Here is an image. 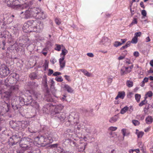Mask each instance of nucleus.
Returning a JSON list of instances; mask_svg holds the SVG:
<instances>
[{
    "mask_svg": "<svg viewBox=\"0 0 153 153\" xmlns=\"http://www.w3.org/2000/svg\"><path fill=\"white\" fill-rule=\"evenodd\" d=\"M43 22L37 19L31 20L25 23L22 27L23 31L25 33L32 32L40 33L44 28Z\"/></svg>",
    "mask_w": 153,
    "mask_h": 153,
    "instance_id": "obj_1",
    "label": "nucleus"
},
{
    "mask_svg": "<svg viewBox=\"0 0 153 153\" xmlns=\"http://www.w3.org/2000/svg\"><path fill=\"white\" fill-rule=\"evenodd\" d=\"M19 79V75L15 73H13L4 80V85L7 86H9L11 84L16 83Z\"/></svg>",
    "mask_w": 153,
    "mask_h": 153,
    "instance_id": "obj_2",
    "label": "nucleus"
},
{
    "mask_svg": "<svg viewBox=\"0 0 153 153\" xmlns=\"http://www.w3.org/2000/svg\"><path fill=\"white\" fill-rule=\"evenodd\" d=\"M33 10V17L36 19L43 20L45 19L47 16L41 8L35 7Z\"/></svg>",
    "mask_w": 153,
    "mask_h": 153,
    "instance_id": "obj_3",
    "label": "nucleus"
},
{
    "mask_svg": "<svg viewBox=\"0 0 153 153\" xmlns=\"http://www.w3.org/2000/svg\"><path fill=\"white\" fill-rule=\"evenodd\" d=\"M78 114L74 112L71 113L69 116L68 120L66 122V123H70V125H72L76 124H77L78 123Z\"/></svg>",
    "mask_w": 153,
    "mask_h": 153,
    "instance_id": "obj_4",
    "label": "nucleus"
},
{
    "mask_svg": "<svg viewBox=\"0 0 153 153\" xmlns=\"http://www.w3.org/2000/svg\"><path fill=\"white\" fill-rule=\"evenodd\" d=\"M33 145L32 142L28 141L26 139H23L19 143L20 147L24 150L30 149Z\"/></svg>",
    "mask_w": 153,
    "mask_h": 153,
    "instance_id": "obj_5",
    "label": "nucleus"
},
{
    "mask_svg": "<svg viewBox=\"0 0 153 153\" xmlns=\"http://www.w3.org/2000/svg\"><path fill=\"white\" fill-rule=\"evenodd\" d=\"M25 102H27V104H30L31 106L36 109H39V103L35 100H33L31 96H29L27 98V100H25Z\"/></svg>",
    "mask_w": 153,
    "mask_h": 153,
    "instance_id": "obj_6",
    "label": "nucleus"
},
{
    "mask_svg": "<svg viewBox=\"0 0 153 153\" xmlns=\"http://www.w3.org/2000/svg\"><path fill=\"white\" fill-rule=\"evenodd\" d=\"M18 89L19 86L18 85L12 86L10 87L8 91L4 92L5 96L7 98L11 96L12 93L15 91H18Z\"/></svg>",
    "mask_w": 153,
    "mask_h": 153,
    "instance_id": "obj_7",
    "label": "nucleus"
},
{
    "mask_svg": "<svg viewBox=\"0 0 153 153\" xmlns=\"http://www.w3.org/2000/svg\"><path fill=\"white\" fill-rule=\"evenodd\" d=\"M2 106L0 108V114L3 115L4 114L8 112L9 108L10 107V105L3 101L2 102Z\"/></svg>",
    "mask_w": 153,
    "mask_h": 153,
    "instance_id": "obj_8",
    "label": "nucleus"
},
{
    "mask_svg": "<svg viewBox=\"0 0 153 153\" xmlns=\"http://www.w3.org/2000/svg\"><path fill=\"white\" fill-rule=\"evenodd\" d=\"M10 73V71L7 66L2 67L0 69V75L2 77L7 76Z\"/></svg>",
    "mask_w": 153,
    "mask_h": 153,
    "instance_id": "obj_9",
    "label": "nucleus"
},
{
    "mask_svg": "<svg viewBox=\"0 0 153 153\" xmlns=\"http://www.w3.org/2000/svg\"><path fill=\"white\" fill-rule=\"evenodd\" d=\"M20 139V137L17 135H13L12 137H10L9 142H10L11 143L12 145H13L18 143Z\"/></svg>",
    "mask_w": 153,
    "mask_h": 153,
    "instance_id": "obj_10",
    "label": "nucleus"
},
{
    "mask_svg": "<svg viewBox=\"0 0 153 153\" xmlns=\"http://www.w3.org/2000/svg\"><path fill=\"white\" fill-rule=\"evenodd\" d=\"M35 7L29 8L28 10H26L25 11V19L30 18L31 16L33 17V10Z\"/></svg>",
    "mask_w": 153,
    "mask_h": 153,
    "instance_id": "obj_11",
    "label": "nucleus"
},
{
    "mask_svg": "<svg viewBox=\"0 0 153 153\" xmlns=\"http://www.w3.org/2000/svg\"><path fill=\"white\" fill-rule=\"evenodd\" d=\"M63 108V106L61 105H59L55 106L54 110L51 113L53 115H55L59 113L60 112Z\"/></svg>",
    "mask_w": 153,
    "mask_h": 153,
    "instance_id": "obj_12",
    "label": "nucleus"
},
{
    "mask_svg": "<svg viewBox=\"0 0 153 153\" xmlns=\"http://www.w3.org/2000/svg\"><path fill=\"white\" fill-rule=\"evenodd\" d=\"M129 67L123 66L120 70V73L121 75L123 76L129 73L131 71V70H129Z\"/></svg>",
    "mask_w": 153,
    "mask_h": 153,
    "instance_id": "obj_13",
    "label": "nucleus"
},
{
    "mask_svg": "<svg viewBox=\"0 0 153 153\" xmlns=\"http://www.w3.org/2000/svg\"><path fill=\"white\" fill-rule=\"evenodd\" d=\"M35 141L37 142L38 144H41L43 143L45 141V138L44 137L41 136L37 137L35 139Z\"/></svg>",
    "mask_w": 153,
    "mask_h": 153,
    "instance_id": "obj_14",
    "label": "nucleus"
},
{
    "mask_svg": "<svg viewBox=\"0 0 153 153\" xmlns=\"http://www.w3.org/2000/svg\"><path fill=\"white\" fill-rule=\"evenodd\" d=\"M100 42H102V44L105 46H109L110 45V40L106 37H103Z\"/></svg>",
    "mask_w": 153,
    "mask_h": 153,
    "instance_id": "obj_15",
    "label": "nucleus"
},
{
    "mask_svg": "<svg viewBox=\"0 0 153 153\" xmlns=\"http://www.w3.org/2000/svg\"><path fill=\"white\" fill-rule=\"evenodd\" d=\"M16 0H5V2L6 3L8 7L14 6L16 5H17L14 3V2L16 1Z\"/></svg>",
    "mask_w": 153,
    "mask_h": 153,
    "instance_id": "obj_16",
    "label": "nucleus"
},
{
    "mask_svg": "<svg viewBox=\"0 0 153 153\" xmlns=\"http://www.w3.org/2000/svg\"><path fill=\"white\" fill-rule=\"evenodd\" d=\"M56 115L55 117H57L61 121L64 122V120L66 118L65 114L64 113H59Z\"/></svg>",
    "mask_w": 153,
    "mask_h": 153,
    "instance_id": "obj_17",
    "label": "nucleus"
},
{
    "mask_svg": "<svg viewBox=\"0 0 153 153\" xmlns=\"http://www.w3.org/2000/svg\"><path fill=\"white\" fill-rule=\"evenodd\" d=\"M64 57L62 56V58H60L59 60L60 67L61 68H63L65 66V62L64 60Z\"/></svg>",
    "mask_w": 153,
    "mask_h": 153,
    "instance_id": "obj_18",
    "label": "nucleus"
},
{
    "mask_svg": "<svg viewBox=\"0 0 153 153\" xmlns=\"http://www.w3.org/2000/svg\"><path fill=\"white\" fill-rule=\"evenodd\" d=\"M9 124L10 126L12 128L17 130V122H16L13 121H10Z\"/></svg>",
    "mask_w": 153,
    "mask_h": 153,
    "instance_id": "obj_19",
    "label": "nucleus"
},
{
    "mask_svg": "<svg viewBox=\"0 0 153 153\" xmlns=\"http://www.w3.org/2000/svg\"><path fill=\"white\" fill-rule=\"evenodd\" d=\"M19 123V125H21V126L22 127L23 129L26 128L27 126V121H22Z\"/></svg>",
    "mask_w": 153,
    "mask_h": 153,
    "instance_id": "obj_20",
    "label": "nucleus"
},
{
    "mask_svg": "<svg viewBox=\"0 0 153 153\" xmlns=\"http://www.w3.org/2000/svg\"><path fill=\"white\" fill-rule=\"evenodd\" d=\"M153 121V119L151 116H148L146 119V123L147 124H151Z\"/></svg>",
    "mask_w": 153,
    "mask_h": 153,
    "instance_id": "obj_21",
    "label": "nucleus"
},
{
    "mask_svg": "<svg viewBox=\"0 0 153 153\" xmlns=\"http://www.w3.org/2000/svg\"><path fill=\"white\" fill-rule=\"evenodd\" d=\"M118 119V117L116 115H115L110 119L109 122L111 123H114L117 121Z\"/></svg>",
    "mask_w": 153,
    "mask_h": 153,
    "instance_id": "obj_22",
    "label": "nucleus"
},
{
    "mask_svg": "<svg viewBox=\"0 0 153 153\" xmlns=\"http://www.w3.org/2000/svg\"><path fill=\"white\" fill-rule=\"evenodd\" d=\"M64 88L68 92L72 93L73 91V90L72 88L67 85H64Z\"/></svg>",
    "mask_w": 153,
    "mask_h": 153,
    "instance_id": "obj_23",
    "label": "nucleus"
},
{
    "mask_svg": "<svg viewBox=\"0 0 153 153\" xmlns=\"http://www.w3.org/2000/svg\"><path fill=\"white\" fill-rule=\"evenodd\" d=\"M50 104H46L45 105L44 107L43 111H45V112H47L48 110H49L50 109Z\"/></svg>",
    "mask_w": 153,
    "mask_h": 153,
    "instance_id": "obj_24",
    "label": "nucleus"
},
{
    "mask_svg": "<svg viewBox=\"0 0 153 153\" xmlns=\"http://www.w3.org/2000/svg\"><path fill=\"white\" fill-rule=\"evenodd\" d=\"M29 76L32 79H36V78L37 74L36 73L33 72L30 74Z\"/></svg>",
    "mask_w": 153,
    "mask_h": 153,
    "instance_id": "obj_25",
    "label": "nucleus"
},
{
    "mask_svg": "<svg viewBox=\"0 0 153 153\" xmlns=\"http://www.w3.org/2000/svg\"><path fill=\"white\" fill-rule=\"evenodd\" d=\"M118 95L119 96V97L123 99L125 96V93L123 91L119 92L118 93Z\"/></svg>",
    "mask_w": 153,
    "mask_h": 153,
    "instance_id": "obj_26",
    "label": "nucleus"
},
{
    "mask_svg": "<svg viewBox=\"0 0 153 153\" xmlns=\"http://www.w3.org/2000/svg\"><path fill=\"white\" fill-rule=\"evenodd\" d=\"M28 131L30 133H35L36 132L37 130L33 128L31 126L29 127L28 128Z\"/></svg>",
    "mask_w": 153,
    "mask_h": 153,
    "instance_id": "obj_27",
    "label": "nucleus"
},
{
    "mask_svg": "<svg viewBox=\"0 0 153 153\" xmlns=\"http://www.w3.org/2000/svg\"><path fill=\"white\" fill-rule=\"evenodd\" d=\"M81 71L84 74L85 76H89V77H90L91 76V73H90L88 72L86 70L82 69L81 70Z\"/></svg>",
    "mask_w": 153,
    "mask_h": 153,
    "instance_id": "obj_28",
    "label": "nucleus"
},
{
    "mask_svg": "<svg viewBox=\"0 0 153 153\" xmlns=\"http://www.w3.org/2000/svg\"><path fill=\"white\" fill-rule=\"evenodd\" d=\"M131 4L130 6V11L131 12V16H133V15L135 13L137 9L135 8H131Z\"/></svg>",
    "mask_w": 153,
    "mask_h": 153,
    "instance_id": "obj_29",
    "label": "nucleus"
},
{
    "mask_svg": "<svg viewBox=\"0 0 153 153\" xmlns=\"http://www.w3.org/2000/svg\"><path fill=\"white\" fill-rule=\"evenodd\" d=\"M86 145L85 143L82 144V147H80V146H79L78 149L79 152H83L85 149Z\"/></svg>",
    "mask_w": 153,
    "mask_h": 153,
    "instance_id": "obj_30",
    "label": "nucleus"
},
{
    "mask_svg": "<svg viewBox=\"0 0 153 153\" xmlns=\"http://www.w3.org/2000/svg\"><path fill=\"white\" fill-rule=\"evenodd\" d=\"M128 108L127 106H126L125 107L121 110L120 111V113L121 114H124L128 110Z\"/></svg>",
    "mask_w": 153,
    "mask_h": 153,
    "instance_id": "obj_31",
    "label": "nucleus"
},
{
    "mask_svg": "<svg viewBox=\"0 0 153 153\" xmlns=\"http://www.w3.org/2000/svg\"><path fill=\"white\" fill-rule=\"evenodd\" d=\"M136 134H137L138 138H141L143 135L144 133L143 131H139L138 132H136Z\"/></svg>",
    "mask_w": 153,
    "mask_h": 153,
    "instance_id": "obj_32",
    "label": "nucleus"
},
{
    "mask_svg": "<svg viewBox=\"0 0 153 153\" xmlns=\"http://www.w3.org/2000/svg\"><path fill=\"white\" fill-rule=\"evenodd\" d=\"M130 42L132 43L136 44L137 42V38L134 36Z\"/></svg>",
    "mask_w": 153,
    "mask_h": 153,
    "instance_id": "obj_33",
    "label": "nucleus"
},
{
    "mask_svg": "<svg viewBox=\"0 0 153 153\" xmlns=\"http://www.w3.org/2000/svg\"><path fill=\"white\" fill-rule=\"evenodd\" d=\"M153 96V93L151 91H148L145 94V97H151Z\"/></svg>",
    "mask_w": 153,
    "mask_h": 153,
    "instance_id": "obj_34",
    "label": "nucleus"
},
{
    "mask_svg": "<svg viewBox=\"0 0 153 153\" xmlns=\"http://www.w3.org/2000/svg\"><path fill=\"white\" fill-rule=\"evenodd\" d=\"M135 97L137 102H139L140 101V99L141 97L140 95L136 94H135Z\"/></svg>",
    "mask_w": 153,
    "mask_h": 153,
    "instance_id": "obj_35",
    "label": "nucleus"
},
{
    "mask_svg": "<svg viewBox=\"0 0 153 153\" xmlns=\"http://www.w3.org/2000/svg\"><path fill=\"white\" fill-rule=\"evenodd\" d=\"M147 97H145V100L141 101L139 104V106H143V105L145 104L147 102H145L147 98Z\"/></svg>",
    "mask_w": 153,
    "mask_h": 153,
    "instance_id": "obj_36",
    "label": "nucleus"
},
{
    "mask_svg": "<svg viewBox=\"0 0 153 153\" xmlns=\"http://www.w3.org/2000/svg\"><path fill=\"white\" fill-rule=\"evenodd\" d=\"M68 53V51L66 49H65L64 50H62V52L61 53V55H63L62 56H64V58H65V55L67 53Z\"/></svg>",
    "mask_w": 153,
    "mask_h": 153,
    "instance_id": "obj_37",
    "label": "nucleus"
},
{
    "mask_svg": "<svg viewBox=\"0 0 153 153\" xmlns=\"http://www.w3.org/2000/svg\"><path fill=\"white\" fill-rule=\"evenodd\" d=\"M31 88H35L38 86V84L35 82H31Z\"/></svg>",
    "mask_w": 153,
    "mask_h": 153,
    "instance_id": "obj_38",
    "label": "nucleus"
},
{
    "mask_svg": "<svg viewBox=\"0 0 153 153\" xmlns=\"http://www.w3.org/2000/svg\"><path fill=\"white\" fill-rule=\"evenodd\" d=\"M137 19L136 18H134L131 23L130 25V26H131L134 24H137Z\"/></svg>",
    "mask_w": 153,
    "mask_h": 153,
    "instance_id": "obj_39",
    "label": "nucleus"
},
{
    "mask_svg": "<svg viewBox=\"0 0 153 153\" xmlns=\"http://www.w3.org/2000/svg\"><path fill=\"white\" fill-rule=\"evenodd\" d=\"M19 123H21V121H18L17 122V130H21L23 129L22 128V127L21 126V125H19Z\"/></svg>",
    "mask_w": 153,
    "mask_h": 153,
    "instance_id": "obj_40",
    "label": "nucleus"
},
{
    "mask_svg": "<svg viewBox=\"0 0 153 153\" xmlns=\"http://www.w3.org/2000/svg\"><path fill=\"white\" fill-rule=\"evenodd\" d=\"M122 43H121L120 42L116 41L114 44V46L115 47H117L121 45Z\"/></svg>",
    "mask_w": 153,
    "mask_h": 153,
    "instance_id": "obj_41",
    "label": "nucleus"
},
{
    "mask_svg": "<svg viewBox=\"0 0 153 153\" xmlns=\"http://www.w3.org/2000/svg\"><path fill=\"white\" fill-rule=\"evenodd\" d=\"M128 86L131 87L132 86L133 83L132 82L130 81H127L126 83Z\"/></svg>",
    "mask_w": 153,
    "mask_h": 153,
    "instance_id": "obj_42",
    "label": "nucleus"
},
{
    "mask_svg": "<svg viewBox=\"0 0 153 153\" xmlns=\"http://www.w3.org/2000/svg\"><path fill=\"white\" fill-rule=\"evenodd\" d=\"M132 122L135 126L139 125L140 124V122L138 120H133Z\"/></svg>",
    "mask_w": 153,
    "mask_h": 153,
    "instance_id": "obj_43",
    "label": "nucleus"
},
{
    "mask_svg": "<svg viewBox=\"0 0 153 153\" xmlns=\"http://www.w3.org/2000/svg\"><path fill=\"white\" fill-rule=\"evenodd\" d=\"M55 21L56 24L58 25H59L61 23V21L58 18H56L55 19Z\"/></svg>",
    "mask_w": 153,
    "mask_h": 153,
    "instance_id": "obj_44",
    "label": "nucleus"
},
{
    "mask_svg": "<svg viewBox=\"0 0 153 153\" xmlns=\"http://www.w3.org/2000/svg\"><path fill=\"white\" fill-rule=\"evenodd\" d=\"M20 16L22 18H24L25 19V12L22 11L21 12L20 14Z\"/></svg>",
    "mask_w": 153,
    "mask_h": 153,
    "instance_id": "obj_45",
    "label": "nucleus"
},
{
    "mask_svg": "<svg viewBox=\"0 0 153 153\" xmlns=\"http://www.w3.org/2000/svg\"><path fill=\"white\" fill-rule=\"evenodd\" d=\"M56 47L55 48V50L58 51H60L61 49L60 45L58 44H56Z\"/></svg>",
    "mask_w": 153,
    "mask_h": 153,
    "instance_id": "obj_46",
    "label": "nucleus"
},
{
    "mask_svg": "<svg viewBox=\"0 0 153 153\" xmlns=\"http://www.w3.org/2000/svg\"><path fill=\"white\" fill-rule=\"evenodd\" d=\"M43 85L44 86L45 88H47L48 87V85H47V80L46 79H45L44 80H43Z\"/></svg>",
    "mask_w": 153,
    "mask_h": 153,
    "instance_id": "obj_47",
    "label": "nucleus"
},
{
    "mask_svg": "<svg viewBox=\"0 0 153 153\" xmlns=\"http://www.w3.org/2000/svg\"><path fill=\"white\" fill-rule=\"evenodd\" d=\"M55 79L58 82H61L63 80V79L62 78L61 76L59 77H56Z\"/></svg>",
    "mask_w": 153,
    "mask_h": 153,
    "instance_id": "obj_48",
    "label": "nucleus"
},
{
    "mask_svg": "<svg viewBox=\"0 0 153 153\" xmlns=\"http://www.w3.org/2000/svg\"><path fill=\"white\" fill-rule=\"evenodd\" d=\"M141 34V33L140 32H138L136 33H135V36L137 38L138 37H140V36Z\"/></svg>",
    "mask_w": 153,
    "mask_h": 153,
    "instance_id": "obj_49",
    "label": "nucleus"
},
{
    "mask_svg": "<svg viewBox=\"0 0 153 153\" xmlns=\"http://www.w3.org/2000/svg\"><path fill=\"white\" fill-rule=\"evenodd\" d=\"M141 14L143 16H146L147 14L146 11L144 10H142Z\"/></svg>",
    "mask_w": 153,
    "mask_h": 153,
    "instance_id": "obj_50",
    "label": "nucleus"
},
{
    "mask_svg": "<svg viewBox=\"0 0 153 153\" xmlns=\"http://www.w3.org/2000/svg\"><path fill=\"white\" fill-rule=\"evenodd\" d=\"M117 129V128L116 127H110L109 128V129L110 130H111L112 131H115Z\"/></svg>",
    "mask_w": 153,
    "mask_h": 153,
    "instance_id": "obj_51",
    "label": "nucleus"
},
{
    "mask_svg": "<svg viewBox=\"0 0 153 153\" xmlns=\"http://www.w3.org/2000/svg\"><path fill=\"white\" fill-rule=\"evenodd\" d=\"M49 73H48V75L49 76L51 75L52 74H53V71L52 70L50 69H49Z\"/></svg>",
    "mask_w": 153,
    "mask_h": 153,
    "instance_id": "obj_52",
    "label": "nucleus"
},
{
    "mask_svg": "<svg viewBox=\"0 0 153 153\" xmlns=\"http://www.w3.org/2000/svg\"><path fill=\"white\" fill-rule=\"evenodd\" d=\"M61 74V73L60 72H56L53 74V75L55 76H56L57 75H59Z\"/></svg>",
    "mask_w": 153,
    "mask_h": 153,
    "instance_id": "obj_53",
    "label": "nucleus"
},
{
    "mask_svg": "<svg viewBox=\"0 0 153 153\" xmlns=\"http://www.w3.org/2000/svg\"><path fill=\"white\" fill-rule=\"evenodd\" d=\"M134 55L136 57H138L139 55V53L138 51H135L134 53Z\"/></svg>",
    "mask_w": 153,
    "mask_h": 153,
    "instance_id": "obj_54",
    "label": "nucleus"
},
{
    "mask_svg": "<svg viewBox=\"0 0 153 153\" xmlns=\"http://www.w3.org/2000/svg\"><path fill=\"white\" fill-rule=\"evenodd\" d=\"M56 61L55 58H52L50 60V62L53 64H54L56 62Z\"/></svg>",
    "mask_w": 153,
    "mask_h": 153,
    "instance_id": "obj_55",
    "label": "nucleus"
},
{
    "mask_svg": "<svg viewBox=\"0 0 153 153\" xmlns=\"http://www.w3.org/2000/svg\"><path fill=\"white\" fill-rule=\"evenodd\" d=\"M131 43V42L130 41L126 43V45H125V47L126 48L129 47Z\"/></svg>",
    "mask_w": 153,
    "mask_h": 153,
    "instance_id": "obj_56",
    "label": "nucleus"
},
{
    "mask_svg": "<svg viewBox=\"0 0 153 153\" xmlns=\"http://www.w3.org/2000/svg\"><path fill=\"white\" fill-rule=\"evenodd\" d=\"M113 80V78L111 77H109L108 78V83L111 84Z\"/></svg>",
    "mask_w": 153,
    "mask_h": 153,
    "instance_id": "obj_57",
    "label": "nucleus"
},
{
    "mask_svg": "<svg viewBox=\"0 0 153 153\" xmlns=\"http://www.w3.org/2000/svg\"><path fill=\"white\" fill-rule=\"evenodd\" d=\"M128 111L130 112H131L133 111V108L132 106H130L129 107H128Z\"/></svg>",
    "mask_w": 153,
    "mask_h": 153,
    "instance_id": "obj_58",
    "label": "nucleus"
},
{
    "mask_svg": "<svg viewBox=\"0 0 153 153\" xmlns=\"http://www.w3.org/2000/svg\"><path fill=\"white\" fill-rule=\"evenodd\" d=\"M148 78H147V77H145L143 80V82H144V83L145 82H148Z\"/></svg>",
    "mask_w": 153,
    "mask_h": 153,
    "instance_id": "obj_59",
    "label": "nucleus"
},
{
    "mask_svg": "<svg viewBox=\"0 0 153 153\" xmlns=\"http://www.w3.org/2000/svg\"><path fill=\"white\" fill-rule=\"evenodd\" d=\"M87 55L89 57H92L94 56L93 54L92 53H88Z\"/></svg>",
    "mask_w": 153,
    "mask_h": 153,
    "instance_id": "obj_60",
    "label": "nucleus"
},
{
    "mask_svg": "<svg viewBox=\"0 0 153 153\" xmlns=\"http://www.w3.org/2000/svg\"><path fill=\"white\" fill-rule=\"evenodd\" d=\"M64 77H65V79L67 80L68 81H71V80L69 79V76H68L66 75H65L64 76Z\"/></svg>",
    "mask_w": 153,
    "mask_h": 153,
    "instance_id": "obj_61",
    "label": "nucleus"
},
{
    "mask_svg": "<svg viewBox=\"0 0 153 153\" xmlns=\"http://www.w3.org/2000/svg\"><path fill=\"white\" fill-rule=\"evenodd\" d=\"M12 107L13 109L15 110L18 109V108L16 105H12Z\"/></svg>",
    "mask_w": 153,
    "mask_h": 153,
    "instance_id": "obj_62",
    "label": "nucleus"
},
{
    "mask_svg": "<svg viewBox=\"0 0 153 153\" xmlns=\"http://www.w3.org/2000/svg\"><path fill=\"white\" fill-rule=\"evenodd\" d=\"M140 6L142 7L143 8H145V6L143 4V2H141L140 3Z\"/></svg>",
    "mask_w": 153,
    "mask_h": 153,
    "instance_id": "obj_63",
    "label": "nucleus"
},
{
    "mask_svg": "<svg viewBox=\"0 0 153 153\" xmlns=\"http://www.w3.org/2000/svg\"><path fill=\"white\" fill-rule=\"evenodd\" d=\"M8 17L7 14H4V20L5 19H7Z\"/></svg>",
    "mask_w": 153,
    "mask_h": 153,
    "instance_id": "obj_64",
    "label": "nucleus"
}]
</instances>
